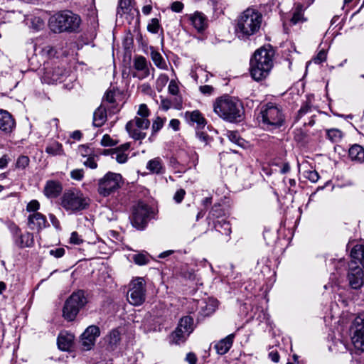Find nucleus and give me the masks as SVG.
<instances>
[{
  "label": "nucleus",
  "mask_w": 364,
  "mask_h": 364,
  "mask_svg": "<svg viewBox=\"0 0 364 364\" xmlns=\"http://www.w3.org/2000/svg\"><path fill=\"white\" fill-rule=\"evenodd\" d=\"M274 50L270 46L257 49L250 60V73L256 81L264 79L273 67Z\"/></svg>",
  "instance_id": "1"
},
{
  "label": "nucleus",
  "mask_w": 364,
  "mask_h": 364,
  "mask_svg": "<svg viewBox=\"0 0 364 364\" xmlns=\"http://www.w3.org/2000/svg\"><path fill=\"white\" fill-rule=\"evenodd\" d=\"M262 22L261 13L255 9L248 8L237 19L235 34L238 38L247 40L259 31Z\"/></svg>",
  "instance_id": "2"
},
{
  "label": "nucleus",
  "mask_w": 364,
  "mask_h": 364,
  "mask_svg": "<svg viewBox=\"0 0 364 364\" xmlns=\"http://www.w3.org/2000/svg\"><path fill=\"white\" fill-rule=\"evenodd\" d=\"M213 110L220 118L230 122H240L244 112L241 102L228 95L215 100Z\"/></svg>",
  "instance_id": "3"
},
{
  "label": "nucleus",
  "mask_w": 364,
  "mask_h": 364,
  "mask_svg": "<svg viewBox=\"0 0 364 364\" xmlns=\"http://www.w3.org/2000/svg\"><path fill=\"white\" fill-rule=\"evenodd\" d=\"M82 23L81 17L70 10H64L53 15L49 19V27L55 33H77Z\"/></svg>",
  "instance_id": "4"
},
{
  "label": "nucleus",
  "mask_w": 364,
  "mask_h": 364,
  "mask_svg": "<svg viewBox=\"0 0 364 364\" xmlns=\"http://www.w3.org/2000/svg\"><path fill=\"white\" fill-rule=\"evenodd\" d=\"M351 260L348 264V279L350 286L355 289L363 284L364 273L360 264L364 269V245H356L350 252Z\"/></svg>",
  "instance_id": "5"
},
{
  "label": "nucleus",
  "mask_w": 364,
  "mask_h": 364,
  "mask_svg": "<svg viewBox=\"0 0 364 364\" xmlns=\"http://www.w3.org/2000/svg\"><path fill=\"white\" fill-rule=\"evenodd\" d=\"M87 303L85 292L79 290L73 292L65 301L63 308V316L68 321L75 319L80 309Z\"/></svg>",
  "instance_id": "6"
},
{
  "label": "nucleus",
  "mask_w": 364,
  "mask_h": 364,
  "mask_svg": "<svg viewBox=\"0 0 364 364\" xmlns=\"http://www.w3.org/2000/svg\"><path fill=\"white\" fill-rule=\"evenodd\" d=\"M89 204L90 199L80 191H68L62 197L63 208L72 213L86 209Z\"/></svg>",
  "instance_id": "7"
},
{
  "label": "nucleus",
  "mask_w": 364,
  "mask_h": 364,
  "mask_svg": "<svg viewBox=\"0 0 364 364\" xmlns=\"http://www.w3.org/2000/svg\"><path fill=\"white\" fill-rule=\"evenodd\" d=\"M260 121L266 128L280 127L284 122V115L281 109L273 103H267L260 112Z\"/></svg>",
  "instance_id": "8"
},
{
  "label": "nucleus",
  "mask_w": 364,
  "mask_h": 364,
  "mask_svg": "<svg viewBox=\"0 0 364 364\" xmlns=\"http://www.w3.org/2000/svg\"><path fill=\"white\" fill-rule=\"evenodd\" d=\"M122 184V175L109 171L98 180L97 191L100 196L107 197L120 188Z\"/></svg>",
  "instance_id": "9"
},
{
  "label": "nucleus",
  "mask_w": 364,
  "mask_h": 364,
  "mask_svg": "<svg viewBox=\"0 0 364 364\" xmlns=\"http://www.w3.org/2000/svg\"><path fill=\"white\" fill-rule=\"evenodd\" d=\"M146 298L145 281L141 277L132 280L129 285L127 299L133 306L141 305Z\"/></svg>",
  "instance_id": "10"
},
{
  "label": "nucleus",
  "mask_w": 364,
  "mask_h": 364,
  "mask_svg": "<svg viewBox=\"0 0 364 364\" xmlns=\"http://www.w3.org/2000/svg\"><path fill=\"white\" fill-rule=\"evenodd\" d=\"M150 126V121L148 119L135 117L129 121L126 124V130L130 137L134 140H142L146 136V130Z\"/></svg>",
  "instance_id": "11"
},
{
  "label": "nucleus",
  "mask_w": 364,
  "mask_h": 364,
  "mask_svg": "<svg viewBox=\"0 0 364 364\" xmlns=\"http://www.w3.org/2000/svg\"><path fill=\"white\" fill-rule=\"evenodd\" d=\"M351 341L354 347L364 351V311L360 313L350 326Z\"/></svg>",
  "instance_id": "12"
},
{
  "label": "nucleus",
  "mask_w": 364,
  "mask_h": 364,
  "mask_svg": "<svg viewBox=\"0 0 364 364\" xmlns=\"http://www.w3.org/2000/svg\"><path fill=\"white\" fill-rule=\"evenodd\" d=\"M151 210L149 207L143 203H139L133 208L131 223L137 230H144L149 220Z\"/></svg>",
  "instance_id": "13"
},
{
  "label": "nucleus",
  "mask_w": 364,
  "mask_h": 364,
  "mask_svg": "<svg viewBox=\"0 0 364 364\" xmlns=\"http://www.w3.org/2000/svg\"><path fill=\"white\" fill-rule=\"evenodd\" d=\"M133 68L134 69V72L132 74L133 77L140 80L148 77L151 75V71H152V78L154 77V68L151 63L142 55H138L134 58Z\"/></svg>",
  "instance_id": "14"
},
{
  "label": "nucleus",
  "mask_w": 364,
  "mask_h": 364,
  "mask_svg": "<svg viewBox=\"0 0 364 364\" xmlns=\"http://www.w3.org/2000/svg\"><path fill=\"white\" fill-rule=\"evenodd\" d=\"M100 334V331L98 326L94 325L88 326L81 335V349L84 351L91 350Z\"/></svg>",
  "instance_id": "15"
},
{
  "label": "nucleus",
  "mask_w": 364,
  "mask_h": 364,
  "mask_svg": "<svg viewBox=\"0 0 364 364\" xmlns=\"http://www.w3.org/2000/svg\"><path fill=\"white\" fill-rule=\"evenodd\" d=\"M65 75V70L60 66H47L41 77L43 83L53 84L61 82Z\"/></svg>",
  "instance_id": "16"
},
{
  "label": "nucleus",
  "mask_w": 364,
  "mask_h": 364,
  "mask_svg": "<svg viewBox=\"0 0 364 364\" xmlns=\"http://www.w3.org/2000/svg\"><path fill=\"white\" fill-rule=\"evenodd\" d=\"M121 335L118 330L113 329L106 335L101 341L102 347L105 350L112 352L117 349L120 344Z\"/></svg>",
  "instance_id": "17"
},
{
  "label": "nucleus",
  "mask_w": 364,
  "mask_h": 364,
  "mask_svg": "<svg viewBox=\"0 0 364 364\" xmlns=\"http://www.w3.org/2000/svg\"><path fill=\"white\" fill-rule=\"evenodd\" d=\"M28 225L31 230L39 232L49 225L44 215L41 213H32L28 216Z\"/></svg>",
  "instance_id": "18"
},
{
  "label": "nucleus",
  "mask_w": 364,
  "mask_h": 364,
  "mask_svg": "<svg viewBox=\"0 0 364 364\" xmlns=\"http://www.w3.org/2000/svg\"><path fill=\"white\" fill-rule=\"evenodd\" d=\"M16 127V122L12 115L6 110L0 109V130L10 134Z\"/></svg>",
  "instance_id": "19"
},
{
  "label": "nucleus",
  "mask_w": 364,
  "mask_h": 364,
  "mask_svg": "<svg viewBox=\"0 0 364 364\" xmlns=\"http://www.w3.org/2000/svg\"><path fill=\"white\" fill-rule=\"evenodd\" d=\"M75 336L68 331H62L58 337L57 343L59 349L70 351L74 345Z\"/></svg>",
  "instance_id": "20"
},
{
  "label": "nucleus",
  "mask_w": 364,
  "mask_h": 364,
  "mask_svg": "<svg viewBox=\"0 0 364 364\" xmlns=\"http://www.w3.org/2000/svg\"><path fill=\"white\" fill-rule=\"evenodd\" d=\"M191 25L198 31L201 32L208 27V19L204 14L196 11L188 16Z\"/></svg>",
  "instance_id": "21"
},
{
  "label": "nucleus",
  "mask_w": 364,
  "mask_h": 364,
  "mask_svg": "<svg viewBox=\"0 0 364 364\" xmlns=\"http://www.w3.org/2000/svg\"><path fill=\"white\" fill-rule=\"evenodd\" d=\"M62 186L59 181H48L44 187V194L46 197L54 198H57L62 191Z\"/></svg>",
  "instance_id": "22"
},
{
  "label": "nucleus",
  "mask_w": 364,
  "mask_h": 364,
  "mask_svg": "<svg viewBox=\"0 0 364 364\" xmlns=\"http://www.w3.org/2000/svg\"><path fill=\"white\" fill-rule=\"evenodd\" d=\"M185 117L188 123L196 125L198 129H203L206 124V120L198 110L186 112Z\"/></svg>",
  "instance_id": "23"
},
{
  "label": "nucleus",
  "mask_w": 364,
  "mask_h": 364,
  "mask_svg": "<svg viewBox=\"0 0 364 364\" xmlns=\"http://www.w3.org/2000/svg\"><path fill=\"white\" fill-rule=\"evenodd\" d=\"M235 334L231 333L216 343L214 346L216 353L219 355L227 353L232 346Z\"/></svg>",
  "instance_id": "24"
},
{
  "label": "nucleus",
  "mask_w": 364,
  "mask_h": 364,
  "mask_svg": "<svg viewBox=\"0 0 364 364\" xmlns=\"http://www.w3.org/2000/svg\"><path fill=\"white\" fill-rule=\"evenodd\" d=\"M146 168L151 173L161 175L166 171V167L163 160L160 157H156L149 160L146 164Z\"/></svg>",
  "instance_id": "25"
},
{
  "label": "nucleus",
  "mask_w": 364,
  "mask_h": 364,
  "mask_svg": "<svg viewBox=\"0 0 364 364\" xmlns=\"http://www.w3.org/2000/svg\"><path fill=\"white\" fill-rule=\"evenodd\" d=\"M15 244L20 248L30 247L34 244L33 235L30 232L16 235Z\"/></svg>",
  "instance_id": "26"
},
{
  "label": "nucleus",
  "mask_w": 364,
  "mask_h": 364,
  "mask_svg": "<svg viewBox=\"0 0 364 364\" xmlns=\"http://www.w3.org/2000/svg\"><path fill=\"white\" fill-rule=\"evenodd\" d=\"M214 228L217 232L226 237L225 240L228 241L232 232L229 222L226 221L225 219L218 220L214 224Z\"/></svg>",
  "instance_id": "27"
},
{
  "label": "nucleus",
  "mask_w": 364,
  "mask_h": 364,
  "mask_svg": "<svg viewBox=\"0 0 364 364\" xmlns=\"http://www.w3.org/2000/svg\"><path fill=\"white\" fill-rule=\"evenodd\" d=\"M24 21L26 25L35 31L43 29L45 25L43 20L35 15L26 16Z\"/></svg>",
  "instance_id": "28"
},
{
  "label": "nucleus",
  "mask_w": 364,
  "mask_h": 364,
  "mask_svg": "<svg viewBox=\"0 0 364 364\" xmlns=\"http://www.w3.org/2000/svg\"><path fill=\"white\" fill-rule=\"evenodd\" d=\"M348 154L353 161L357 162H363L364 161V149L360 145H353L349 149Z\"/></svg>",
  "instance_id": "29"
},
{
  "label": "nucleus",
  "mask_w": 364,
  "mask_h": 364,
  "mask_svg": "<svg viewBox=\"0 0 364 364\" xmlns=\"http://www.w3.org/2000/svg\"><path fill=\"white\" fill-rule=\"evenodd\" d=\"M193 330V319L191 316H185L180 320L178 326V333L183 331L186 335H190Z\"/></svg>",
  "instance_id": "30"
},
{
  "label": "nucleus",
  "mask_w": 364,
  "mask_h": 364,
  "mask_svg": "<svg viewBox=\"0 0 364 364\" xmlns=\"http://www.w3.org/2000/svg\"><path fill=\"white\" fill-rule=\"evenodd\" d=\"M107 119L106 109L101 105L94 112L93 114V124L95 127H100L102 126Z\"/></svg>",
  "instance_id": "31"
},
{
  "label": "nucleus",
  "mask_w": 364,
  "mask_h": 364,
  "mask_svg": "<svg viewBox=\"0 0 364 364\" xmlns=\"http://www.w3.org/2000/svg\"><path fill=\"white\" fill-rule=\"evenodd\" d=\"M304 10V7L302 4H298L296 5L290 18V22L292 25H296L305 21L303 15Z\"/></svg>",
  "instance_id": "32"
},
{
  "label": "nucleus",
  "mask_w": 364,
  "mask_h": 364,
  "mask_svg": "<svg viewBox=\"0 0 364 364\" xmlns=\"http://www.w3.org/2000/svg\"><path fill=\"white\" fill-rule=\"evenodd\" d=\"M133 11H134V9L132 5V0H119V6L117 9L118 15L133 14Z\"/></svg>",
  "instance_id": "33"
},
{
  "label": "nucleus",
  "mask_w": 364,
  "mask_h": 364,
  "mask_svg": "<svg viewBox=\"0 0 364 364\" xmlns=\"http://www.w3.org/2000/svg\"><path fill=\"white\" fill-rule=\"evenodd\" d=\"M46 152L51 156H59L64 154L63 146L58 141H53L46 147Z\"/></svg>",
  "instance_id": "34"
},
{
  "label": "nucleus",
  "mask_w": 364,
  "mask_h": 364,
  "mask_svg": "<svg viewBox=\"0 0 364 364\" xmlns=\"http://www.w3.org/2000/svg\"><path fill=\"white\" fill-rule=\"evenodd\" d=\"M343 136V132L338 129L332 128L326 130V138L332 143L340 142Z\"/></svg>",
  "instance_id": "35"
},
{
  "label": "nucleus",
  "mask_w": 364,
  "mask_h": 364,
  "mask_svg": "<svg viewBox=\"0 0 364 364\" xmlns=\"http://www.w3.org/2000/svg\"><path fill=\"white\" fill-rule=\"evenodd\" d=\"M151 58L156 67L163 70L167 69V65L159 52L151 49Z\"/></svg>",
  "instance_id": "36"
},
{
  "label": "nucleus",
  "mask_w": 364,
  "mask_h": 364,
  "mask_svg": "<svg viewBox=\"0 0 364 364\" xmlns=\"http://www.w3.org/2000/svg\"><path fill=\"white\" fill-rule=\"evenodd\" d=\"M224 215V211L221 208V205L219 204L214 205L207 218V220H208V224L210 223V221H213V223L215 224V219L218 218L219 219L220 217H222Z\"/></svg>",
  "instance_id": "37"
},
{
  "label": "nucleus",
  "mask_w": 364,
  "mask_h": 364,
  "mask_svg": "<svg viewBox=\"0 0 364 364\" xmlns=\"http://www.w3.org/2000/svg\"><path fill=\"white\" fill-rule=\"evenodd\" d=\"M150 255L146 252L136 253L132 255V259L137 265H145L150 261Z\"/></svg>",
  "instance_id": "38"
},
{
  "label": "nucleus",
  "mask_w": 364,
  "mask_h": 364,
  "mask_svg": "<svg viewBox=\"0 0 364 364\" xmlns=\"http://www.w3.org/2000/svg\"><path fill=\"white\" fill-rule=\"evenodd\" d=\"M227 137L229 139V140L235 144L242 146L244 144V139H242L239 134V133L236 131H228Z\"/></svg>",
  "instance_id": "39"
},
{
  "label": "nucleus",
  "mask_w": 364,
  "mask_h": 364,
  "mask_svg": "<svg viewBox=\"0 0 364 364\" xmlns=\"http://www.w3.org/2000/svg\"><path fill=\"white\" fill-rule=\"evenodd\" d=\"M334 263L335 268L338 274H342L346 270L348 271V264L350 262H347L344 259H339L336 261L335 260Z\"/></svg>",
  "instance_id": "40"
},
{
  "label": "nucleus",
  "mask_w": 364,
  "mask_h": 364,
  "mask_svg": "<svg viewBox=\"0 0 364 364\" xmlns=\"http://www.w3.org/2000/svg\"><path fill=\"white\" fill-rule=\"evenodd\" d=\"M41 52L43 55L48 58L54 57L58 53L56 48L50 45H46L42 48Z\"/></svg>",
  "instance_id": "41"
},
{
  "label": "nucleus",
  "mask_w": 364,
  "mask_h": 364,
  "mask_svg": "<svg viewBox=\"0 0 364 364\" xmlns=\"http://www.w3.org/2000/svg\"><path fill=\"white\" fill-rule=\"evenodd\" d=\"M112 158H114L119 164H124L127 161V154L119 149H116L112 153Z\"/></svg>",
  "instance_id": "42"
},
{
  "label": "nucleus",
  "mask_w": 364,
  "mask_h": 364,
  "mask_svg": "<svg viewBox=\"0 0 364 364\" xmlns=\"http://www.w3.org/2000/svg\"><path fill=\"white\" fill-rule=\"evenodd\" d=\"M160 28L159 21L157 18H152L147 26V30L152 33H157Z\"/></svg>",
  "instance_id": "43"
},
{
  "label": "nucleus",
  "mask_w": 364,
  "mask_h": 364,
  "mask_svg": "<svg viewBox=\"0 0 364 364\" xmlns=\"http://www.w3.org/2000/svg\"><path fill=\"white\" fill-rule=\"evenodd\" d=\"M311 112V107L309 104L306 103L303 105L299 110L298 111L297 115L296 117V120L299 121L304 115Z\"/></svg>",
  "instance_id": "44"
},
{
  "label": "nucleus",
  "mask_w": 364,
  "mask_h": 364,
  "mask_svg": "<svg viewBox=\"0 0 364 364\" xmlns=\"http://www.w3.org/2000/svg\"><path fill=\"white\" fill-rule=\"evenodd\" d=\"M30 159L26 156H21L18 158L16 166L18 168L24 169L26 167H27L29 164Z\"/></svg>",
  "instance_id": "45"
},
{
  "label": "nucleus",
  "mask_w": 364,
  "mask_h": 364,
  "mask_svg": "<svg viewBox=\"0 0 364 364\" xmlns=\"http://www.w3.org/2000/svg\"><path fill=\"white\" fill-rule=\"evenodd\" d=\"M78 153L82 157H89L94 154L92 149L87 145H80L78 148Z\"/></svg>",
  "instance_id": "46"
},
{
  "label": "nucleus",
  "mask_w": 364,
  "mask_h": 364,
  "mask_svg": "<svg viewBox=\"0 0 364 364\" xmlns=\"http://www.w3.org/2000/svg\"><path fill=\"white\" fill-rule=\"evenodd\" d=\"M178 333V328L172 334L173 340L174 341V342L176 343H179L181 342L184 341L185 339L189 336V335H186L183 331H180V332H178V333Z\"/></svg>",
  "instance_id": "47"
},
{
  "label": "nucleus",
  "mask_w": 364,
  "mask_h": 364,
  "mask_svg": "<svg viewBox=\"0 0 364 364\" xmlns=\"http://www.w3.org/2000/svg\"><path fill=\"white\" fill-rule=\"evenodd\" d=\"M304 176L307 179H309L310 181L313 183L317 182L319 178V175L318 172L315 170L306 171L304 173Z\"/></svg>",
  "instance_id": "48"
},
{
  "label": "nucleus",
  "mask_w": 364,
  "mask_h": 364,
  "mask_svg": "<svg viewBox=\"0 0 364 364\" xmlns=\"http://www.w3.org/2000/svg\"><path fill=\"white\" fill-rule=\"evenodd\" d=\"M168 80V77L166 75H161L156 80V89L161 91V89L165 86Z\"/></svg>",
  "instance_id": "49"
},
{
  "label": "nucleus",
  "mask_w": 364,
  "mask_h": 364,
  "mask_svg": "<svg viewBox=\"0 0 364 364\" xmlns=\"http://www.w3.org/2000/svg\"><path fill=\"white\" fill-rule=\"evenodd\" d=\"M95 154H92V156L87 157V159L85 161H83L84 165L92 169L96 168L97 167V164L95 161Z\"/></svg>",
  "instance_id": "50"
},
{
  "label": "nucleus",
  "mask_w": 364,
  "mask_h": 364,
  "mask_svg": "<svg viewBox=\"0 0 364 364\" xmlns=\"http://www.w3.org/2000/svg\"><path fill=\"white\" fill-rule=\"evenodd\" d=\"M40 208V204L38 200H33L31 202H29L26 206V210L28 212L32 213H38L37 210Z\"/></svg>",
  "instance_id": "51"
},
{
  "label": "nucleus",
  "mask_w": 364,
  "mask_h": 364,
  "mask_svg": "<svg viewBox=\"0 0 364 364\" xmlns=\"http://www.w3.org/2000/svg\"><path fill=\"white\" fill-rule=\"evenodd\" d=\"M165 120L161 117H157L152 124V130L154 132H157L164 126Z\"/></svg>",
  "instance_id": "52"
},
{
  "label": "nucleus",
  "mask_w": 364,
  "mask_h": 364,
  "mask_svg": "<svg viewBox=\"0 0 364 364\" xmlns=\"http://www.w3.org/2000/svg\"><path fill=\"white\" fill-rule=\"evenodd\" d=\"M137 114L140 116L139 118H145L147 119V117L149 115V110L147 106L145 104L140 105Z\"/></svg>",
  "instance_id": "53"
},
{
  "label": "nucleus",
  "mask_w": 364,
  "mask_h": 364,
  "mask_svg": "<svg viewBox=\"0 0 364 364\" xmlns=\"http://www.w3.org/2000/svg\"><path fill=\"white\" fill-rule=\"evenodd\" d=\"M327 53L325 50H321L318 52L316 56L314 58V62L316 64H320L326 61Z\"/></svg>",
  "instance_id": "54"
},
{
  "label": "nucleus",
  "mask_w": 364,
  "mask_h": 364,
  "mask_svg": "<svg viewBox=\"0 0 364 364\" xmlns=\"http://www.w3.org/2000/svg\"><path fill=\"white\" fill-rule=\"evenodd\" d=\"M168 92L173 95H176L178 93L179 89L177 83L174 80H171L168 85Z\"/></svg>",
  "instance_id": "55"
},
{
  "label": "nucleus",
  "mask_w": 364,
  "mask_h": 364,
  "mask_svg": "<svg viewBox=\"0 0 364 364\" xmlns=\"http://www.w3.org/2000/svg\"><path fill=\"white\" fill-rule=\"evenodd\" d=\"M185 195L186 191L183 189H179L175 193L173 200L176 203H180L183 200Z\"/></svg>",
  "instance_id": "56"
},
{
  "label": "nucleus",
  "mask_w": 364,
  "mask_h": 364,
  "mask_svg": "<svg viewBox=\"0 0 364 364\" xmlns=\"http://www.w3.org/2000/svg\"><path fill=\"white\" fill-rule=\"evenodd\" d=\"M49 252L50 255L55 258H60L65 255V250L63 247H58L54 250H50Z\"/></svg>",
  "instance_id": "57"
},
{
  "label": "nucleus",
  "mask_w": 364,
  "mask_h": 364,
  "mask_svg": "<svg viewBox=\"0 0 364 364\" xmlns=\"http://www.w3.org/2000/svg\"><path fill=\"white\" fill-rule=\"evenodd\" d=\"M114 101V92L111 90L106 92L103 98V103L108 102L109 104H112Z\"/></svg>",
  "instance_id": "58"
},
{
  "label": "nucleus",
  "mask_w": 364,
  "mask_h": 364,
  "mask_svg": "<svg viewBox=\"0 0 364 364\" xmlns=\"http://www.w3.org/2000/svg\"><path fill=\"white\" fill-rule=\"evenodd\" d=\"M217 307L218 301L216 300H210L209 302L205 306L206 309L208 310L207 314L208 315L213 313Z\"/></svg>",
  "instance_id": "59"
},
{
  "label": "nucleus",
  "mask_w": 364,
  "mask_h": 364,
  "mask_svg": "<svg viewBox=\"0 0 364 364\" xmlns=\"http://www.w3.org/2000/svg\"><path fill=\"white\" fill-rule=\"evenodd\" d=\"M70 176L72 178L80 181L83 178V170L82 169H75L71 171Z\"/></svg>",
  "instance_id": "60"
},
{
  "label": "nucleus",
  "mask_w": 364,
  "mask_h": 364,
  "mask_svg": "<svg viewBox=\"0 0 364 364\" xmlns=\"http://www.w3.org/2000/svg\"><path fill=\"white\" fill-rule=\"evenodd\" d=\"M171 9L173 11L179 13L183 9V4L178 1H174L171 4Z\"/></svg>",
  "instance_id": "61"
},
{
  "label": "nucleus",
  "mask_w": 364,
  "mask_h": 364,
  "mask_svg": "<svg viewBox=\"0 0 364 364\" xmlns=\"http://www.w3.org/2000/svg\"><path fill=\"white\" fill-rule=\"evenodd\" d=\"M70 241L73 244L80 245L82 242V240L76 232H73L71 234Z\"/></svg>",
  "instance_id": "62"
},
{
  "label": "nucleus",
  "mask_w": 364,
  "mask_h": 364,
  "mask_svg": "<svg viewBox=\"0 0 364 364\" xmlns=\"http://www.w3.org/2000/svg\"><path fill=\"white\" fill-rule=\"evenodd\" d=\"M112 139L110 138V136L107 134H105L103 136L102 140H101V144L102 146H112L113 145V143H112Z\"/></svg>",
  "instance_id": "63"
},
{
  "label": "nucleus",
  "mask_w": 364,
  "mask_h": 364,
  "mask_svg": "<svg viewBox=\"0 0 364 364\" xmlns=\"http://www.w3.org/2000/svg\"><path fill=\"white\" fill-rule=\"evenodd\" d=\"M200 91L205 95H211L213 92V87L210 85H203L199 87Z\"/></svg>",
  "instance_id": "64"
}]
</instances>
